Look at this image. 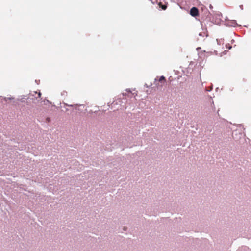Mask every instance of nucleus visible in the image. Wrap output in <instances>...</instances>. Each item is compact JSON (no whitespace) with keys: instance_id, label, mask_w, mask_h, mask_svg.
I'll use <instances>...</instances> for the list:
<instances>
[{"instance_id":"1","label":"nucleus","mask_w":251,"mask_h":251,"mask_svg":"<svg viewBox=\"0 0 251 251\" xmlns=\"http://www.w3.org/2000/svg\"><path fill=\"white\" fill-rule=\"evenodd\" d=\"M190 14L191 16L195 17L199 15V10L197 8L195 7H192L190 11Z\"/></svg>"},{"instance_id":"2","label":"nucleus","mask_w":251,"mask_h":251,"mask_svg":"<svg viewBox=\"0 0 251 251\" xmlns=\"http://www.w3.org/2000/svg\"><path fill=\"white\" fill-rule=\"evenodd\" d=\"M158 6H159V8H161L162 10H166L167 6L166 4H162L161 2L158 3Z\"/></svg>"},{"instance_id":"3","label":"nucleus","mask_w":251,"mask_h":251,"mask_svg":"<svg viewBox=\"0 0 251 251\" xmlns=\"http://www.w3.org/2000/svg\"><path fill=\"white\" fill-rule=\"evenodd\" d=\"M158 81L160 82H166V79L165 77L164 76H161Z\"/></svg>"},{"instance_id":"4","label":"nucleus","mask_w":251,"mask_h":251,"mask_svg":"<svg viewBox=\"0 0 251 251\" xmlns=\"http://www.w3.org/2000/svg\"><path fill=\"white\" fill-rule=\"evenodd\" d=\"M4 99H5V100L6 101H7L8 100H10V99H11V98H5Z\"/></svg>"},{"instance_id":"5","label":"nucleus","mask_w":251,"mask_h":251,"mask_svg":"<svg viewBox=\"0 0 251 251\" xmlns=\"http://www.w3.org/2000/svg\"><path fill=\"white\" fill-rule=\"evenodd\" d=\"M38 97H41V93L39 92L38 93Z\"/></svg>"}]
</instances>
